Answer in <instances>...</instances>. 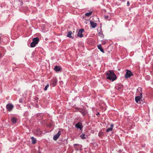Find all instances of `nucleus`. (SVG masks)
Masks as SVG:
<instances>
[{
  "instance_id": "30",
  "label": "nucleus",
  "mask_w": 153,
  "mask_h": 153,
  "mask_svg": "<svg viewBox=\"0 0 153 153\" xmlns=\"http://www.w3.org/2000/svg\"><path fill=\"white\" fill-rule=\"evenodd\" d=\"M35 99L36 100H38V98L37 97H36L35 98Z\"/></svg>"
},
{
  "instance_id": "23",
  "label": "nucleus",
  "mask_w": 153,
  "mask_h": 153,
  "mask_svg": "<svg viewBox=\"0 0 153 153\" xmlns=\"http://www.w3.org/2000/svg\"><path fill=\"white\" fill-rule=\"evenodd\" d=\"M49 86V85L48 84H47V85L45 86V88H44V90L45 91H46L47 89H48V87Z\"/></svg>"
},
{
  "instance_id": "31",
  "label": "nucleus",
  "mask_w": 153,
  "mask_h": 153,
  "mask_svg": "<svg viewBox=\"0 0 153 153\" xmlns=\"http://www.w3.org/2000/svg\"><path fill=\"white\" fill-rule=\"evenodd\" d=\"M1 57V53H0V57Z\"/></svg>"
},
{
  "instance_id": "10",
  "label": "nucleus",
  "mask_w": 153,
  "mask_h": 153,
  "mask_svg": "<svg viewBox=\"0 0 153 153\" xmlns=\"http://www.w3.org/2000/svg\"><path fill=\"white\" fill-rule=\"evenodd\" d=\"M79 111L81 112L83 115H85L87 113V110L85 108L81 109L79 110Z\"/></svg>"
},
{
  "instance_id": "28",
  "label": "nucleus",
  "mask_w": 153,
  "mask_h": 153,
  "mask_svg": "<svg viewBox=\"0 0 153 153\" xmlns=\"http://www.w3.org/2000/svg\"><path fill=\"white\" fill-rule=\"evenodd\" d=\"M79 145L78 144H74V146L75 147L76 146H79Z\"/></svg>"
},
{
  "instance_id": "16",
  "label": "nucleus",
  "mask_w": 153,
  "mask_h": 153,
  "mask_svg": "<svg viewBox=\"0 0 153 153\" xmlns=\"http://www.w3.org/2000/svg\"><path fill=\"white\" fill-rule=\"evenodd\" d=\"M31 139L32 140V143L35 144L36 143V139L33 137H31Z\"/></svg>"
},
{
  "instance_id": "26",
  "label": "nucleus",
  "mask_w": 153,
  "mask_h": 153,
  "mask_svg": "<svg viewBox=\"0 0 153 153\" xmlns=\"http://www.w3.org/2000/svg\"><path fill=\"white\" fill-rule=\"evenodd\" d=\"M127 5L128 6L129 5V2L128 1L127 2Z\"/></svg>"
},
{
  "instance_id": "34",
  "label": "nucleus",
  "mask_w": 153,
  "mask_h": 153,
  "mask_svg": "<svg viewBox=\"0 0 153 153\" xmlns=\"http://www.w3.org/2000/svg\"><path fill=\"white\" fill-rule=\"evenodd\" d=\"M132 127H131V128H132Z\"/></svg>"
},
{
  "instance_id": "33",
  "label": "nucleus",
  "mask_w": 153,
  "mask_h": 153,
  "mask_svg": "<svg viewBox=\"0 0 153 153\" xmlns=\"http://www.w3.org/2000/svg\"><path fill=\"white\" fill-rule=\"evenodd\" d=\"M39 134H40L41 133L40 131H39Z\"/></svg>"
},
{
  "instance_id": "3",
  "label": "nucleus",
  "mask_w": 153,
  "mask_h": 153,
  "mask_svg": "<svg viewBox=\"0 0 153 153\" xmlns=\"http://www.w3.org/2000/svg\"><path fill=\"white\" fill-rule=\"evenodd\" d=\"M126 74H125V78L128 79L130 78L131 76L133 75V74L132 72L130 71L127 69H126Z\"/></svg>"
},
{
  "instance_id": "18",
  "label": "nucleus",
  "mask_w": 153,
  "mask_h": 153,
  "mask_svg": "<svg viewBox=\"0 0 153 153\" xmlns=\"http://www.w3.org/2000/svg\"><path fill=\"white\" fill-rule=\"evenodd\" d=\"M16 119L15 117H13L11 119V121L13 123H15L16 122Z\"/></svg>"
},
{
  "instance_id": "24",
  "label": "nucleus",
  "mask_w": 153,
  "mask_h": 153,
  "mask_svg": "<svg viewBox=\"0 0 153 153\" xmlns=\"http://www.w3.org/2000/svg\"><path fill=\"white\" fill-rule=\"evenodd\" d=\"M106 41H102V45H105V44H106Z\"/></svg>"
},
{
  "instance_id": "13",
  "label": "nucleus",
  "mask_w": 153,
  "mask_h": 153,
  "mask_svg": "<svg viewBox=\"0 0 153 153\" xmlns=\"http://www.w3.org/2000/svg\"><path fill=\"white\" fill-rule=\"evenodd\" d=\"M114 126V125L113 124H111V127L108 128L106 130V131L107 132H108L109 131H112L113 129V128Z\"/></svg>"
},
{
  "instance_id": "17",
  "label": "nucleus",
  "mask_w": 153,
  "mask_h": 153,
  "mask_svg": "<svg viewBox=\"0 0 153 153\" xmlns=\"http://www.w3.org/2000/svg\"><path fill=\"white\" fill-rule=\"evenodd\" d=\"M98 34L99 36L102 38L104 37V35L103 34L102 32L101 31H100L98 32Z\"/></svg>"
},
{
  "instance_id": "32",
  "label": "nucleus",
  "mask_w": 153,
  "mask_h": 153,
  "mask_svg": "<svg viewBox=\"0 0 153 153\" xmlns=\"http://www.w3.org/2000/svg\"><path fill=\"white\" fill-rule=\"evenodd\" d=\"M143 100H142V101H141V103L143 104Z\"/></svg>"
},
{
  "instance_id": "12",
  "label": "nucleus",
  "mask_w": 153,
  "mask_h": 153,
  "mask_svg": "<svg viewBox=\"0 0 153 153\" xmlns=\"http://www.w3.org/2000/svg\"><path fill=\"white\" fill-rule=\"evenodd\" d=\"M72 34V32L71 31H69L68 32V34L67 35V36L68 37H69L73 39L74 37L71 36V35Z\"/></svg>"
},
{
  "instance_id": "29",
  "label": "nucleus",
  "mask_w": 153,
  "mask_h": 153,
  "mask_svg": "<svg viewBox=\"0 0 153 153\" xmlns=\"http://www.w3.org/2000/svg\"><path fill=\"white\" fill-rule=\"evenodd\" d=\"M19 102H22V100L21 99H20L19 100Z\"/></svg>"
},
{
  "instance_id": "25",
  "label": "nucleus",
  "mask_w": 153,
  "mask_h": 153,
  "mask_svg": "<svg viewBox=\"0 0 153 153\" xmlns=\"http://www.w3.org/2000/svg\"><path fill=\"white\" fill-rule=\"evenodd\" d=\"M102 132H100L99 133V134H98V135L99 136H102Z\"/></svg>"
},
{
  "instance_id": "11",
  "label": "nucleus",
  "mask_w": 153,
  "mask_h": 153,
  "mask_svg": "<svg viewBox=\"0 0 153 153\" xmlns=\"http://www.w3.org/2000/svg\"><path fill=\"white\" fill-rule=\"evenodd\" d=\"M90 24L91 25V27H92L93 28H95L97 26L96 23L91 21H90Z\"/></svg>"
},
{
  "instance_id": "22",
  "label": "nucleus",
  "mask_w": 153,
  "mask_h": 153,
  "mask_svg": "<svg viewBox=\"0 0 153 153\" xmlns=\"http://www.w3.org/2000/svg\"><path fill=\"white\" fill-rule=\"evenodd\" d=\"M137 92H139L140 94V91H141V93H142V88L140 87H139L137 89Z\"/></svg>"
},
{
  "instance_id": "2",
  "label": "nucleus",
  "mask_w": 153,
  "mask_h": 153,
  "mask_svg": "<svg viewBox=\"0 0 153 153\" xmlns=\"http://www.w3.org/2000/svg\"><path fill=\"white\" fill-rule=\"evenodd\" d=\"M39 41V39L37 37L34 38L33 39V42L30 44V47L33 48L36 45L38 44Z\"/></svg>"
},
{
  "instance_id": "9",
  "label": "nucleus",
  "mask_w": 153,
  "mask_h": 153,
  "mask_svg": "<svg viewBox=\"0 0 153 153\" xmlns=\"http://www.w3.org/2000/svg\"><path fill=\"white\" fill-rule=\"evenodd\" d=\"M75 127L78 128H79L80 130H81L82 128V124L80 122H79L78 123L76 124L75 126Z\"/></svg>"
},
{
  "instance_id": "1",
  "label": "nucleus",
  "mask_w": 153,
  "mask_h": 153,
  "mask_svg": "<svg viewBox=\"0 0 153 153\" xmlns=\"http://www.w3.org/2000/svg\"><path fill=\"white\" fill-rule=\"evenodd\" d=\"M106 73V78L107 79L112 81L116 79V76L114 74L113 71H108Z\"/></svg>"
},
{
  "instance_id": "8",
  "label": "nucleus",
  "mask_w": 153,
  "mask_h": 153,
  "mask_svg": "<svg viewBox=\"0 0 153 153\" xmlns=\"http://www.w3.org/2000/svg\"><path fill=\"white\" fill-rule=\"evenodd\" d=\"M84 31V30L83 29H80L78 31L77 34V36L78 37H82L83 36L82 34V32Z\"/></svg>"
},
{
  "instance_id": "19",
  "label": "nucleus",
  "mask_w": 153,
  "mask_h": 153,
  "mask_svg": "<svg viewBox=\"0 0 153 153\" xmlns=\"http://www.w3.org/2000/svg\"><path fill=\"white\" fill-rule=\"evenodd\" d=\"M151 79L150 76L149 75H147L145 77V79L147 80H149Z\"/></svg>"
},
{
  "instance_id": "35",
  "label": "nucleus",
  "mask_w": 153,
  "mask_h": 153,
  "mask_svg": "<svg viewBox=\"0 0 153 153\" xmlns=\"http://www.w3.org/2000/svg\"><path fill=\"white\" fill-rule=\"evenodd\" d=\"M152 8H153V6Z\"/></svg>"
},
{
  "instance_id": "14",
  "label": "nucleus",
  "mask_w": 153,
  "mask_h": 153,
  "mask_svg": "<svg viewBox=\"0 0 153 153\" xmlns=\"http://www.w3.org/2000/svg\"><path fill=\"white\" fill-rule=\"evenodd\" d=\"M60 68L57 66H55L54 68V70L56 71H60Z\"/></svg>"
},
{
  "instance_id": "4",
  "label": "nucleus",
  "mask_w": 153,
  "mask_h": 153,
  "mask_svg": "<svg viewBox=\"0 0 153 153\" xmlns=\"http://www.w3.org/2000/svg\"><path fill=\"white\" fill-rule=\"evenodd\" d=\"M142 93H140V95L138 96H136L135 97V101L137 103H138L139 101H140V103L141 104V101H142V100H141L142 98Z\"/></svg>"
},
{
  "instance_id": "20",
  "label": "nucleus",
  "mask_w": 153,
  "mask_h": 153,
  "mask_svg": "<svg viewBox=\"0 0 153 153\" xmlns=\"http://www.w3.org/2000/svg\"><path fill=\"white\" fill-rule=\"evenodd\" d=\"M92 13V12L91 11L89 13H87L85 14V16H87L89 17V16Z\"/></svg>"
},
{
  "instance_id": "7",
  "label": "nucleus",
  "mask_w": 153,
  "mask_h": 153,
  "mask_svg": "<svg viewBox=\"0 0 153 153\" xmlns=\"http://www.w3.org/2000/svg\"><path fill=\"white\" fill-rule=\"evenodd\" d=\"M61 134V132L59 131L57 133L55 134L53 137V139L54 140H56L59 137Z\"/></svg>"
},
{
  "instance_id": "6",
  "label": "nucleus",
  "mask_w": 153,
  "mask_h": 153,
  "mask_svg": "<svg viewBox=\"0 0 153 153\" xmlns=\"http://www.w3.org/2000/svg\"><path fill=\"white\" fill-rule=\"evenodd\" d=\"M57 80L56 78L53 79L51 81V83L53 86L56 85L57 83Z\"/></svg>"
},
{
  "instance_id": "15",
  "label": "nucleus",
  "mask_w": 153,
  "mask_h": 153,
  "mask_svg": "<svg viewBox=\"0 0 153 153\" xmlns=\"http://www.w3.org/2000/svg\"><path fill=\"white\" fill-rule=\"evenodd\" d=\"M97 47L98 49H99L101 52L103 53H104V50L102 48L101 45H98Z\"/></svg>"
},
{
  "instance_id": "27",
  "label": "nucleus",
  "mask_w": 153,
  "mask_h": 153,
  "mask_svg": "<svg viewBox=\"0 0 153 153\" xmlns=\"http://www.w3.org/2000/svg\"><path fill=\"white\" fill-rule=\"evenodd\" d=\"M108 16H105V18L106 19H108Z\"/></svg>"
},
{
  "instance_id": "5",
  "label": "nucleus",
  "mask_w": 153,
  "mask_h": 153,
  "mask_svg": "<svg viewBox=\"0 0 153 153\" xmlns=\"http://www.w3.org/2000/svg\"><path fill=\"white\" fill-rule=\"evenodd\" d=\"M6 107L7 110L10 111L12 110L13 107V105L11 103H9L6 105Z\"/></svg>"
},
{
  "instance_id": "21",
  "label": "nucleus",
  "mask_w": 153,
  "mask_h": 153,
  "mask_svg": "<svg viewBox=\"0 0 153 153\" xmlns=\"http://www.w3.org/2000/svg\"><path fill=\"white\" fill-rule=\"evenodd\" d=\"M80 137L82 139H85L86 138L85 137V135L83 133H82V134H81L80 135Z\"/></svg>"
}]
</instances>
